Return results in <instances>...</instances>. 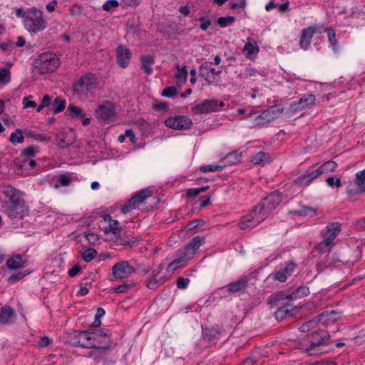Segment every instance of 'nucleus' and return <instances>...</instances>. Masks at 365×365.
<instances>
[{
	"instance_id": "nucleus-1",
	"label": "nucleus",
	"mask_w": 365,
	"mask_h": 365,
	"mask_svg": "<svg viewBox=\"0 0 365 365\" xmlns=\"http://www.w3.org/2000/svg\"><path fill=\"white\" fill-rule=\"evenodd\" d=\"M309 294V289L306 286L299 287L295 292L289 295L284 292H279L269 296L268 304L271 306L277 307L275 312V317L280 321L287 317H292V312L296 309L290 301L297 298H302Z\"/></svg>"
},
{
	"instance_id": "nucleus-2",
	"label": "nucleus",
	"mask_w": 365,
	"mask_h": 365,
	"mask_svg": "<svg viewBox=\"0 0 365 365\" xmlns=\"http://www.w3.org/2000/svg\"><path fill=\"white\" fill-rule=\"evenodd\" d=\"M204 242L205 238L200 236L192 238L183 249L178 250V257L168 264L167 270L174 271L179 267V264L187 262L196 254L197 250Z\"/></svg>"
},
{
	"instance_id": "nucleus-3",
	"label": "nucleus",
	"mask_w": 365,
	"mask_h": 365,
	"mask_svg": "<svg viewBox=\"0 0 365 365\" xmlns=\"http://www.w3.org/2000/svg\"><path fill=\"white\" fill-rule=\"evenodd\" d=\"M59 59L55 53L44 52L38 55L34 63L35 70L43 75L54 72L59 66Z\"/></svg>"
},
{
	"instance_id": "nucleus-4",
	"label": "nucleus",
	"mask_w": 365,
	"mask_h": 365,
	"mask_svg": "<svg viewBox=\"0 0 365 365\" xmlns=\"http://www.w3.org/2000/svg\"><path fill=\"white\" fill-rule=\"evenodd\" d=\"M25 29L30 33H38L46 29L47 23L43 18V11L36 8L27 9L26 19L24 20Z\"/></svg>"
},
{
	"instance_id": "nucleus-5",
	"label": "nucleus",
	"mask_w": 365,
	"mask_h": 365,
	"mask_svg": "<svg viewBox=\"0 0 365 365\" xmlns=\"http://www.w3.org/2000/svg\"><path fill=\"white\" fill-rule=\"evenodd\" d=\"M282 200V193L279 191H274L267 197H264L256 206L265 218L269 215L272 211L280 204Z\"/></svg>"
},
{
	"instance_id": "nucleus-6",
	"label": "nucleus",
	"mask_w": 365,
	"mask_h": 365,
	"mask_svg": "<svg viewBox=\"0 0 365 365\" xmlns=\"http://www.w3.org/2000/svg\"><path fill=\"white\" fill-rule=\"evenodd\" d=\"M307 337L309 345L306 347L305 350L309 355L312 356L319 353L318 350H316L317 347L328 344L327 341L330 336L327 330L319 329L309 334Z\"/></svg>"
},
{
	"instance_id": "nucleus-7",
	"label": "nucleus",
	"mask_w": 365,
	"mask_h": 365,
	"mask_svg": "<svg viewBox=\"0 0 365 365\" xmlns=\"http://www.w3.org/2000/svg\"><path fill=\"white\" fill-rule=\"evenodd\" d=\"M225 106L223 101L215 99L197 100L194 103L192 110L197 114L208 113L220 110Z\"/></svg>"
},
{
	"instance_id": "nucleus-8",
	"label": "nucleus",
	"mask_w": 365,
	"mask_h": 365,
	"mask_svg": "<svg viewBox=\"0 0 365 365\" xmlns=\"http://www.w3.org/2000/svg\"><path fill=\"white\" fill-rule=\"evenodd\" d=\"M97 77L92 73H86L73 83V90L77 93H85L96 88Z\"/></svg>"
},
{
	"instance_id": "nucleus-9",
	"label": "nucleus",
	"mask_w": 365,
	"mask_h": 365,
	"mask_svg": "<svg viewBox=\"0 0 365 365\" xmlns=\"http://www.w3.org/2000/svg\"><path fill=\"white\" fill-rule=\"evenodd\" d=\"M258 210H259L256 208V206H255L249 214L243 216L238 223L239 227L241 230L253 228L259 223L264 221L266 219L264 215H262V213Z\"/></svg>"
},
{
	"instance_id": "nucleus-10",
	"label": "nucleus",
	"mask_w": 365,
	"mask_h": 365,
	"mask_svg": "<svg viewBox=\"0 0 365 365\" xmlns=\"http://www.w3.org/2000/svg\"><path fill=\"white\" fill-rule=\"evenodd\" d=\"M152 195V192L149 189H143L132 196L126 204L123 205L120 210L125 214L130 210L135 209L136 207L143 204L144 201Z\"/></svg>"
},
{
	"instance_id": "nucleus-11",
	"label": "nucleus",
	"mask_w": 365,
	"mask_h": 365,
	"mask_svg": "<svg viewBox=\"0 0 365 365\" xmlns=\"http://www.w3.org/2000/svg\"><path fill=\"white\" fill-rule=\"evenodd\" d=\"M91 344L97 345L93 346V349H98L99 352L103 354V356L106 355V350L108 349L112 344L110 337L108 336L103 331H97L92 332Z\"/></svg>"
},
{
	"instance_id": "nucleus-12",
	"label": "nucleus",
	"mask_w": 365,
	"mask_h": 365,
	"mask_svg": "<svg viewBox=\"0 0 365 365\" xmlns=\"http://www.w3.org/2000/svg\"><path fill=\"white\" fill-rule=\"evenodd\" d=\"M165 125L175 130H187L191 128L192 122L190 118L185 115H175L166 118Z\"/></svg>"
},
{
	"instance_id": "nucleus-13",
	"label": "nucleus",
	"mask_w": 365,
	"mask_h": 365,
	"mask_svg": "<svg viewBox=\"0 0 365 365\" xmlns=\"http://www.w3.org/2000/svg\"><path fill=\"white\" fill-rule=\"evenodd\" d=\"M6 213L10 218H22L28 212V207L25 201L16 202H5Z\"/></svg>"
},
{
	"instance_id": "nucleus-14",
	"label": "nucleus",
	"mask_w": 365,
	"mask_h": 365,
	"mask_svg": "<svg viewBox=\"0 0 365 365\" xmlns=\"http://www.w3.org/2000/svg\"><path fill=\"white\" fill-rule=\"evenodd\" d=\"M139 268H134L130 265L128 261H121L115 263L112 267V275L115 279H122L128 277Z\"/></svg>"
},
{
	"instance_id": "nucleus-15",
	"label": "nucleus",
	"mask_w": 365,
	"mask_h": 365,
	"mask_svg": "<svg viewBox=\"0 0 365 365\" xmlns=\"http://www.w3.org/2000/svg\"><path fill=\"white\" fill-rule=\"evenodd\" d=\"M96 113L98 118L107 120L115 116V107L113 103L106 101L98 107Z\"/></svg>"
},
{
	"instance_id": "nucleus-16",
	"label": "nucleus",
	"mask_w": 365,
	"mask_h": 365,
	"mask_svg": "<svg viewBox=\"0 0 365 365\" xmlns=\"http://www.w3.org/2000/svg\"><path fill=\"white\" fill-rule=\"evenodd\" d=\"M341 231V224L339 222L329 223L325 230L321 232L323 239L327 240L332 245H334V240Z\"/></svg>"
},
{
	"instance_id": "nucleus-17",
	"label": "nucleus",
	"mask_w": 365,
	"mask_h": 365,
	"mask_svg": "<svg viewBox=\"0 0 365 365\" xmlns=\"http://www.w3.org/2000/svg\"><path fill=\"white\" fill-rule=\"evenodd\" d=\"M212 62H205L199 68L200 76L203 78L209 84L216 81L215 76L220 73L221 71H216L211 67Z\"/></svg>"
},
{
	"instance_id": "nucleus-18",
	"label": "nucleus",
	"mask_w": 365,
	"mask_h": 365,
	"mask_svg": "<svg viewBox=\"0 0 365 365\" xmlns=\"http://www.w3.org/2000/svg\"><path fill=\"white\" fill-rule=\"evenodd\" d=\"M317 31L315 26H309L303 29L301 32L299 39V46L303 50H307L312 42V39Z\"/></svg>"
},
{
	"instance_id": "nucleus-19",
	"label": "nucleus",
	"mask_w": 365,
	"mask_h": 365,
	"mask_svg": "<svg viewBox=\"0 0 365 365\" xmlns=\"http://www.w3.org/2000/svg\"><path fill=\"white\" fill-rule=\"evenodd\" d=\"M117 63L122 68H126L131 58L130 50L123 46H119L117 49Z\"/></svg>"
},
{
	"instance_id": "nucleus-20",
	"label": "nucleus",
	"mask_w": 365,
	"mask_h": 365,
	"mask_svg": "<svg viewBox=\"0 0 365 365\" xmlns=\"http://www.w3.org/2000/svg\"><path fill=\"white\" fill-rule=\"evenodd\" d=\"M248 285V277L242 276L237 280L230 283L227 286V292L231 294H235L242 291H245Z\"/></svg>"
},
{
	"instance_id": "nucleus-21",
	"label": "nucleus",
	"mask_w": 365,
	"mask_h": 365,
	"mask_svg": "<svg viewBox=\"0 0 365 365\" xmlns=\"http://www.w3.org/2000/svg\"><path fill=\"white\" fill-rule=\"evenodd\" d=\"M316 98L314 94L304 95L297 102H294L291 104L290 108L292 111L302 110L304 108L312 105L314 103Z\"/></svg>"
},
{
	"instance_id": "nucleus-22",
	"label": "nucleus",
	"mask_w": 365,
	"mask_h": 365,
	"mask_svg": "<svg viewBox=\"0 0 365 365\" xmlns=\"http://www.w3.org/2000/svg\"><path fill=\"white\" fill-rule=\"evenodd\" d=\"M3 194L8 200L6 202H16L17 201H24L21 197V192L11 185H6L4 187Z\"/></svg>"
},
{
	"instance_id": "nucleus-23",
	"label": "nucleus",
	"mask_w": 365,
	"mask_h": 365,
	"mask_svg": "<svg viewBox=\"0 0 365 365\" xmlns=\"http://www.w3.org/2000/svg\"><path fill=\"white\" fill-rule=\"evenodd\" d=\"M162 270L161 266H159L157 269L153 271L152 276L148 279L146 287L150 289H155L158 287L159 284L164 283L166 280L165 277H161L157 279V276L160 273Z\"/></svg>"
},
{
	"instance_id": "nucleus-24",
	"label": "nucleus",
	"mask_w": 365,
	"mask_h": 365,
	"mask_svg": "<svg viewBox=\"0 0 365 365\" xmlns=\"http://www.w3.org/2000/svg\"><path fill=\"white\" fill-rule=\"evenodd\" d=\"M320 176L318 170H315L312 172L305 173L298 177L295 180L294 183L298 185H308L313 180Z\"/></svg>"
},
{
	"instance_id": "nucleus-25",
	"label": "nucleus",
	"mask_w": 365,
	"mask_h": 365,
	"mask_svg": "<svg viewBox=\"0 0 365 365\" xmlns=\"http://www.w3.org/2000/svg\"><path fill=\"white\" fill-rule=\"evenodd\" d=\"M15 317L14 310L9 305H4L0 309V324H8Z\"/></svg>"
},
{
	"instance_id": "nucleus-26",
	"label": "nucleus",
	"mask_w": 365,
	"mask_h": 365,
	"mask_svg": "<svg viewBox=\"0 0 365 365\" xmlns=\"http://www.w3.org/2000/svg\"><path fill=\"white\" fill-rule=\"evenodd\" d=\"M259 49L257 43L252 40V38H249L247 43L245 45L243 48V53L248 58H252L255 56L259 52Z\"/></svg>"
},
{
	"instance_id": "nucleus-27",
	"label": "nucleus",
	"mask_w": 365,
	"mask_h": 365,
	"mask_svg": "<svg viewBox=\"0 0 365 365\" xmlns=\"http://www.w3.org/2000/svg\"><path fill=\"white\" fill-rule=\"evenodd\" d=\"M6 264L10 269H17L23 268L24 267L25 262L22 259L21 255L16 254L8 259Z\"/></svg>"
},
{
	"instance_id": "nucleus-28",
	"label": "nucleus",
	"mask_w": 365,
	"mask_h": 365,
	"mask_svg": "<svg viewBox=\"0 0 365 365\" xmlns=\"http://www.w3.org/2000/svg\"><path fill=\"white\" fill-rule=\"evenodd\" d=\"M141 68L147 75L153 73L152 65L155 63V58L151 55H143L140 56Z\"/></svg>"
},
{
	"instance_id": "nucleus-29",
	"label": "nucleus",
	"mask_w": 365,
	"mask_h": 365,
	"mask_svg": "<svg viewBox=\"0 0 365 365\" xmlns=\"http://www.w3.org/2000/svg\"><path fill=\"white\" fill-rule=\"evenodd\" d=\"M274 120L267 111V110H264L259 115L255 117L254 125L256 127H263L269 123Z\"/></svg>"
},
{
	"instance_id": "nucleus-30",
	"label": "nucleus",
	"mask_w": 365,
	"mask_h": 365,
	"mask_svg": "<svg viewBox=\"0 0 365 365\" xmlns=\"http://www.w3.org/2000/svg\"><path fill=\"white\" fill-rule=\"evenodd\" d=\"M119 222L117 220H111V222H108V225L102 227L104 234L112 233L115 235H119L123 229L118 227Z\"/></svg>"
},
{
	"instance_id": "nucleus-31",
	"label": "nucleus",
	"mask_w": 365,
	"mask_h": 365,
	"mask_svg": "<svg viewBox=\"0 0 365 365\" xmlns=\"http://www.w3.org/2000/svg\"><path fill=\"white\" fill-rule=\"evenodd\" d=\"M57 145L60 148H66L73 143V140L68 137V134L61 132L56 134Z\"/></svg>"
},
{
	"instance_id": "nucleus-32",
	"label": "nucleus",
	"mask_w": 365,
	"mask_h": 365,
	"mask_svg": "<svg viewBox=\"0 0 365 365\" xmlns=\"http://www.w3.org/2000/svg\"><path fill=\"white\" fill-rule=\"evenodd\" d=\"M66 108V101L58 96L52 101L51 106L48 110L53 111L54 113L62 112Z\"/></svg>"
},
{
	"instance_id": "nucleus-33",
	"label": "nucleus",
	"mask_w": 365,
	"mask_h": 365,
	"mask_svg": "<svg viewBox=\"0 0 365 365\" xmlns=\"http://www.w3.org/2000/svg\"><path fill=\"white\" fill-rule=\"evenodd\" d=\"M66 115L70 117L71 118H83L85 114L83 113V110L74 105H69L66 113Z\"/></svg>"
},
{
	"instance_id": "nucleus-34",
	"label": "nucleus",
	"mask_w": 365,
	"mask_h": 365,
	"mask_svg": "<svg viewBox=\"0 0 365 365\" xmlns=\"http://www.w3.org/2000/svg\"><path fill=\"white\" fill-rule=\"evenodd\" d=\"M301 209L299 210H290L289 214L298 215V216H305L309 214V212H312V215L314 216L317 213V210L312 207L309 206H300Z\"/></svg>"
},
{
	"instance_id": "nucleus-35",
	"label": "nucleus",
	"mask_w": 365,
	"mask_h": 365,
	"mask_svg": "<svg viewBox=\"0 0 365 365\" xmlns=\"http://www.w3.org/2000/svg\"><path fill=\"white\" fill-rule=\"evenodd\" d=\"M337 167V163L333 160H329L322 165H320L317 170L319 172L320 175L323 173H328L331 172H334Z\"/></svg>"
},
{
	"instance_id": "nucleus-36",
	"label": "nucleus",
	"mask_w": 365,
	"mask_h": 365,
	"mask_svg": "<svg viewBox=\"0 0 365 365\" xmlns=\"http://www.w3.org/2000/svg\"><path fill=\"white\" fill-rule=\"evenodd\" d=\"M346 192L349 197H352L355 195H359L364 192L362 191L360 186L356 185V178L354 182H349V185H348V187L346 188Z\"/></svg>"
},
{
	"instance_id": "nucleus-37",
	"label": "nucleus",
	"mask_w": 365,
	"mask_h": 365,
	"mask_svg": "<svg viewBox=\"0 0 365 365\" xmlns=\"http://www.w3.org/2000/svg\"><path fill=\"white\" fill-rule=\"evenodd\" d=\"M77 338H78L81 341H86L87 343H89L91 346H89L88 349H91L93 348V346H97L91 344V342H93V341H91L92 333H90L88 331L85 330L77 331Z\"/></svg>"
},
{
	"instance_id": "nucleus-38",
	"label": "nucleus",
	"mask_w": 365,
	"mask_h": 365,
	"mask_svg": "<svg viewBox=\"0 0 365 365\" xmlns=\"http://www.w3.org/2000/svg\"><path fill=\"white\" fill-rule=\"evenodd\" d=\"M9 140L14 145L22 143L24 140V136L22 135V130L20 128H17L16 132L11 133Z\"/></svg>"
},
{
	"instance_id": "nucleus-39",
	"label": "nucleus",
	"mask_w": 365,
	"mask_h": 365,
	"mask_svg": "<svg viewBox=\"0 0 365 365\" xmlns=\"http://www.w3.org/2000/svg\"><path fill=\"white\" fill-rule=\"evenodd\" d=\"M333 245L331 243H330L329 242L327 241V240H324L318 243L317 245H316L314 246V250L316 251H317L319 253H325L327 252H329L330 251V247L331 246H332Z\"/></svg>"
},
{
	"instance_id": "nucleus-40",
	"label": "nucleus",
	"mask_w": 365,
	"mask_h": 365,
	"mask_svg": "<svg viewBox=\"0 0 365 365\" xmlns=\"http://www.w3.org/2000/svg\"><path fill=\"white\" fill-rule=\"evenodd\" d=\"M97 256V251L93 248H87L82 253V259L86 262H90Z\"/></svg>"
},
{
	"instance_id": "nucleus-41",
	"label": "nucleus",
	"mask_w": 365,
	"mask_h": 365,
	"mask_svg": "<svg viewBox=\"0 0 365 365\" xmlns=\"http://www.w3.org/2000/svg\"><path fill=\"white\" fill-rule=\"evenodd\" d=\"M272 119L277 118L283 112L284 108L281 105H275L267 109Z\"/></svg>"
},
{
	"instance_id": "nucleus-42",
	"label": "nucleus",
	"mask_w": 365,
	"mask_h": 365,
	"mask_svg": "<svg viewBox=\"0 0 365 365\" xmlns=\"http://www.w3.org/2000/svg\"><path fill=\"white\" fill-rule=\"evenodd\" d=\"M178 72L175 74V78L180 81H185L187 78V71L186 66L180 68L178 64L176 66Z\"/></svg>"
},
{
	"instance_id": "nucleus-43",
	"label": "nucleus",
	"mask_w": 365,
	"mask_h": 365,
	"mask_svg": "<svg viewBox=\"0 0 365 365\" xmlns=\"http://www.w3.org/2000/svg\"><path fill=\"white\" fill-rule=\"evenodd\" d=\"M29 273H30V272H29L27 270L19 272L16 274L11 275L8 278L7 281L10 284H14L16 282L19 281L20 279H23L24 277L28 275Z\"/></svg>"
},
{
	"instance_id": "nucleus-44",
	"label": "nucleus",
	"mask_w": 365,
	"mask_h": 365,
	"mask_svg": "<svg viewBox=\"0 0 365 365\" xmlns=\"http://www.w3.org/2000/svg\"><path fill=\"white\" fill-rule=\"evenodd\" d=\"M242 153H239L237 151L230 153L225 157V159L230 164H237L240 162V157Z\"/></svg>"
},
{
	"instance_id": "nucleus-45",
	"label": "nucleus",
	"mask_w": 365,
	"mask_h": 365,
	"mask_svg": "<svg viewBox=\"0 0 365 365\" xmlns=\"http://www.w3.org/2000/svg\"><path fill=\"white\" fill-rule=\"evenodd\" d=\"M135 283L134 282H132L131 283L125 282L121 284H119L116 287H115L114 292L115 293H124L126 292L129 289H130L132 287L135 286Z\"/></svg>"
},
{
	"instance_id": "nucleus-46",
	"label": "nucleus",
	"mask_w": 365,
	"mask_h": 365,
	"mask_svg": "<svg viewBox=\"0 0 365 365\" xmlns=\"http://www.w3.org/2000/svg\"><path fill=\"white\" fill-rule=\"evenodd\" d=\"M222 169L223 166L220 165H204L200 167V170L204 173L220 171Z\"/></svg>"
},
{
	"instance_id": "nucleus-47",
	"label": "nucleus",
	"mask_w": 365,
	"mask_h": 365,
	"mask_svg": "<svg viewBox=\"0 0 365 365\" xmlns=\"http://www.w3.org/2000/svg\"><path fill=\"white\" fill-rule=\"evenodd\" d=\"M356 185L361 187L362 191L365 192V170L358 172L356 174Z\"/></svg>"
},
{
	"instance_id": "nucleus-48",
	"label": "nucleus",
	"mask_w": 365,
	"mask_h": 365,
	"mask_svg": "<svg viewBox=\"0 0 365 365\" xmlns=\"http://www.w3.org/2000/svg\"><path fill=\"white\" fill-rule=\"evenodd\" d=\"M11 80L10 71L6 68L0 69V83L6 84Z\"/></svg>"
},
{
	"instance_id": "nucleus-49",
	"label": "nucleus",
	"mask_w": 365,
	"mask_h": 365,
	"mask_svg": "<svg viewBox=\"0 0 365 365\" xmlns=\"http://www.w3.org/2000/svg\"><path fill=\"white\" fill-rule=\"evenodd\" d=\"M235 20L234 16H226V17H220L217 19V24L220 27H226L230 24H232Z\"/></svg>"
},
{
	"instance_id": "nucleus-50",
	"label": "nucleus",
	"mask_w": 365,
	"mask_h": 365,
	"mask_svg": "<svg viewBox=\"0 0 365 365\" xmlns=\"http://www.w3.org/2000/svg\"><path fill=\"white\" fill-rule=\"evenodd\" d=\"M177 88L172 86L166 87L163 89L161 95L165 97L171 98L177 94Z\"/></svg>"
},
{
	"instance_id": "nucleus-51",
	"label": "nucleus",
	"mask_w": 365,
	"mask_h": 365,
	"mask_svg": "<svg viewBox=\"0 0 365 365\" xmlns=\"http://www.w3.org/2000/svg\"><path fill=\"white\" fill-rule=\"evenodd\" d=\"M37 151L38 150H36L34 147L29 146L28 148H24L21 150V155L22 157H24V158L34 157V155Z\"/></svg>"
},
{
	"instance_id": "nucleus-52",
	"label": "nucleus",
	"mask_w": 365,
	"mask_h": 365,
	"mask_svg": "<svg viewBox=\"0 0 365 365\" xmlns=\"http://www.w3.org/2000/svg\"><path fill=\"white\" fill-rule=\"evenodd\" d=\"M71 344L76 347L81 346L83 348H88L89 346H91L89 343H87L86 341H81L79 339L77 338V331L75 332V334L72 339Z\"/></svg>"
},
{
	"instance_id": "nucleus-53",
	"label": "nucleus",
	"mask_w": 365,
	"mask_h": 365,
	"mask_svg": "<svg viewBox=\"0 0 365 365\" xmlns=\"http://www.w3.org/2000/svg\"><path fill=\"white\" fill-rule=\"evenodd\" d=\"M58 182L61 186H68L71 184V177L68 173L60 175Z\"/></svg>"
},
{
	"instance_id": "nucleus-54",
	"label": "nucleus",
	"mask_w": 365,
	"mask_h": 365,
	"mask_svg": "<svg viewBox=\"0 0 365 365\" xmlns=\"http://www.w3.org/2000/svg\"><path fill=\"white\" fill-rule=\"evenodd\" d=\"M246 6V0H230V6L232 9H243Z\"/></svg>"
},
{
	"instance_id": "nucleus-55",
	"label": "nucleus",
	"mask_w": 365,
	"mask_h": 365,
	"mask_svg": "<svg viewBox=\"0 0 365 365\" xmlns=\"http://www.w3.org/2000/svg\"><path fill=\"white\" fill-rule=\"evenodd\" d=\"M119 6V3L117 0H108L103 4V9L106 11H109L111 8H117Z\"/></svg>"
},
{
	"instance_id": "nucleus-56",
	"label": "nucleus",
	"mask_w": 365,
	"mask_h": 365,
	"mask_svg": "<svg viewBox=\"0 0 365 365\" xmlns=\"http://www.w3.org/2000/svg\"><path fill=\"white\" fill-rule=\"evenodd\" d=\"M322 315L326 316L328 317L329 320L336 322L340 319L339 313L331 310V311H326L324 312Z\"/></svg>"
},
{
	"instance_id": "nucleus-57",
	"label": "nucleus",
	"mask_w": 365,
	"mask_h": 365,
	"mask_svg": "<svg viewBox=\"0 0 365 365\" xmlns=\"http://www.w3.org/2000/svg\"><path fill=\"white\" fill-rule=\"evenodd\" d=\"M297 267V264L294 263L292 261H289L286 263L285 267L282 269V271L287 275L290 276L292 273L294 272Z\"/></svg>"
},
{
	"instance_id": "nucleus-58",
	"label": "nucleus",
	"mask_w": 365,
	"mask_h": 365,
	"mask_svg": "<svg viewBox=\"0 0 365 365\" xmlns=\"http://www.w3.org/2000/svg\"><path fill=\"white\" fill-rule=\"evenodd\" d=\"M265 156L266 153L260 151L252 157L251 162L255 165H259L264 161Z\"/></svg>"
},
{
	"instance_id": "nucleus-59",
	"label": "nucleus",
	"mask_w": 365,
	"mask_h": 365,
	"mask_svg": "<svg viewBox=\"0 0 365 365\" xmlns=\"http://www.w3.org/2000/svg\"><path fill=\"white\" fill-rule=\"evenodd\" d=\"M326 182L328 184V185L331 187H336L339 188L341 186V180L339 178L329 177L326 180Z\"/></svg>"
},
{
	"instance_id": "nucleus-60",
	"label": "nucleus",
	"mask_w": 365,
	"mask_h": 365,
	"mask_svg": "<svg viewBox=\"0 0 365 365\" xmlns=\"http://www.w3.org/2000/svg\"><path fill=\"white\" fill-rule=\"evenodd\" d=\"M36 165V163L34 160H30V159H24L22 160V165H21V168L24 169H33Z\"/></svg>"
},
{
	"instance_id": "nucleus-61",
	"label": "nucleus",
	"mask_w": 365,
	"mask_h": 365,
	"mask_svg": "<svg viewBox=\"0 0 365 365\" xmlns=\"http://www.w3.org/2000/svg\"><path fill=\"white\" fill-rule=\"evenodd\" d=\"M190 282V279L188 278L184 277H178L177 279V287L178 289H185Z\"/></svg>"
},
{
	"instance_id": "nucleus-62",
	"label": "nucleus",
	"mask_w": 365,
	"mask_h": 365,
	"mask_svg": "<svg viewBox=\"0 0 365 365\" xmlns=\"http://www.w3.org/2000/svg\"><path fill=\"white\" fill-rule=\"evenodd\" d=\"M153 108L155 110H168V103L166 102H157L153 104Z\"/></svg>"
},
{
	"instance_id": "nucleus-63",
	"label": "nucleus",
	"mask_w": 365,
	"mask_h": 365,
	"mask_svg": "<svg viewBox=\"0 0 365 365\" xmlns=\"http://www.w3.org/2000/svg\"><path fill=\"white\" fill-rule=\"evenodd\" d=\"M329 41L332 45L333 48H335L336 45V34L335 31L332 29H329L327 32Z\"/></svg>"
},
{
	"instance_id": "nucleus-64",
	"label": "nucleus",
	"mask_w": 365,
	"mask_h": 365,
	"mask_svg": "<svg viewBox=\"0 0 365 365\" xmlns=\"http://www.w3.org/2000/svg\"><path fill=\"white\" fill-rule=\"evenodd\" d=\"M198 21L201 22L200 25V29L202 31H206L208 27L211 25V21L209 19H206L204 17H200Z\"/></svg>"
}]
</instances>
